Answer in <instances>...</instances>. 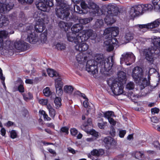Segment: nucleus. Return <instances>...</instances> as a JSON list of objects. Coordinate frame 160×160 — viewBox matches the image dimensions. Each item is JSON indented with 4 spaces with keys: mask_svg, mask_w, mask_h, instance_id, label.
<instances>
[{
    "mask_svg": "<svg viewBox=\"0 0 160 160\" xmlns=\"http://www.w3.org/2000/svg\"><path fill=\"white\" fill-rule=\"evenodd\" d=\"M113 63L112 57L105 59L103 54H97L95 60H90L87 62L86 70L93 75L98 73V67L100 68V71L102 72H108L111 68Z\"/></svg>",
    "mask_w": 160,
    "mask_h": 160,
    "instance_id": "1",
    "label": "nucleus"
},
{
    "mask_svg": "<svg viewBox=\"0 0 160 160\" xmlns=\"http://www.w3.org/2000/svg\"><path fill=\"white\" fill-rule=\"evenodd\" d=\"M159 32H160V29ZM152 42L153 46L143 49L142 52L146 60L152 63L154 58L160 55V37L154 36L152 38Z\"/></svg>",
    "mask_w": 160,
    "mask_h": 160,
    "instance_id": "2",
    "label": "nucleus"
},
{
    "mask_svg": "<svg viewBox=\"0 0 160 160\" xmlns=\"http://www.w3.org/2000/svg\"><path fill=\"white\" fill-rule=\"evenodd\" d=\"M57 7L55 9L57 16L62 19L68 20L69 19V9L68 5L64 2V0H56Z\"/></svg>",
    "mask_w": 160,
    "mask_h": 160,
    "instance_id": "3",
    "label": "nucleus"
},
{
    "mask_svg": "<svg viewBox=\"0 0 160 160\" xmlns=\"http://www.w3.org/2000/svg\"><path fill=\"white\" fill-rule=\"evenodd\" d=\"M81 32L80 33H81V38L82 42L89 38L92 40V42L94 43H97L101 40V38L97 36L96 33L94 32L92 29H88Z\"/></svg>",
    "mask_w": 160,
    "mask_h": 160,
    "instance_id": "4",
    "label": "nucleus"
},
{
    "mask_svg": "<svg viewBox=\"0 0 160 160\" xmlns=\"http://www.w3.org/2000/svg\"><path fill=\"white\" fill-rule=\"evenodd\" d=\"M107 10L108 15H107L104 20L107 25H110L115 22V19L112 16H116L118 15V10L117 7L112 5L108 6Z\"/></svg>",
    "mask_w": 160,
    "mask_h": 160,
    "instance_id": "5",
    "label": "nucleus"
},
{
    "mask_svg": "<svg viewBox=\"0 0 160 160\" xmlns=\"http://www.w3.org/2000/svg\"><path fill=\"white\" fill-rule=\"evenodd\" d=\"M107 83L108 85L110 87L112 92L115 95H118L122 93L123 84L122 83L115 80L111 82L110 80H109Z\"/></svg>",
    "mask_w": 160,
    "mask_h": 160,
    "instance_id": "6",
    "label": "nucleus"
},
{
    "mask_svg": "<svg viewBox=\"0 0 160 160\" xmlns=\"http://www.w3.org/2000/svg\"><path fill=\"white\" fill-rule=\"evenodd\" d=\"M36 5L38 9L46 12L47 6L52 7L53 5V0H40L39 2H36Z\"/></svg>",
    "mask_w": 160,
    "mask_h": 160,
    "instance_id": "7",
    "label": "nucleus"
},
{
    "mask_svg": "<svg viewBox=\"0 0 160 160\" xmlns=\"http://www.w3.org/2000/svg\"><path fill=\"white\" fill-rule=\"evenodd\" d=\"M121 58V63H122L124 61L128 65H131L134 62L135 60V57L134 54L131 52L124 53L122 55Z\"/></svg>",
    "mask_w": 160,
    "mask_h": 160,
    "instance_id": "8",
    "label": "nucleus"
},
{
    "mask_svg": "<svg viewBox=\"0 0 160 160\" xmlns=\"http://www.w3.org/2000/svg\"><path fill=\"white\" fill-rule=\"evenodd\" d=\"M132 77L134 81L138 82L142 80L143 76V72L142 68L139 67H135L133 69Z\"/></svg>",
    "mask_w": 160,
    "mask_h": 160,
    "instance_id": "9",
    "label": "nucleus"
},
{
    "mask_svg": "<svg viewBox=\"0 0 160 160\" xmlns=\"http://www.w3.org/2000/svg\"><path fill=\"white\" fill-rule=\"evenodd\" d=\"M32 26H27V41L29 42L34 44L37 41L35 33L34 32V30L32 29Z\"/></svg>",
    "mask_w": 160,
    "mask_h": 160,
    "instance_id": "10",
    "label": "nucleus"
},
{
    "mask_svg": "<svg viewBox=\"0 0 160 160\" xmlns=\"http://www.w3.org/2000/svg\"><path fill=\"white\" fill-rule=\"evenodd\" d=\"M142 4L135 5L132 7L130 10L129 14L132 18H134L143 13Z\"/></svg>",
    "mask_w": 160,
    "mask_h": 160,
    "instance_id": "11",
    "label": "nucleus"
},
{
    "mask_svg": "<svg viewBox=\"0 0 160 160\" xmlns=\"http://www.w3.org/2000/svg\"><path fill=\"white\" fill-rule=\"evenodd\" d=\"M24 84L22 80L20 78H18L17 80L14 82L13 91H18L21 93L24 92L25 91Z\"/></svg>",
    "mask_w": 160,
    "mask_h": 160,
    "instance_id": "12",
    "label": "nucleus"
},
{
    "mask_svg": "<svg viewBox=\"0 0 160 160\" xmlns=\"http://www.w3.org/2000/svg\"><path fill=\"white\" fill-rule=\"evenodd\" d=\"M81 37V33H80L78 35H76L73 32L68 33L67 34V37L68 41L74 42L76 44L82 42Z\"/></svg>",
    "mask_w": 160,
    "mask_h": 160,
    "instance_id": "13",
    "label": "nucleus"
},
{
    "mask_svg": "<svg viewBox=\"0 0 160 160\" xmlns=\"http://www.w3.org/2000/svg\"><path fill=\"white\" fill-rule=\"evenodd\" d=\"M109 39L106 40L104 42L105 46L107 47V50L110 52L113 50L114 49L113 45H117L118 43V41L117 39L114 38L107 37Z\"/></svg>",
    "mask_w": 160,
    "mask_h": 160,
    "instance_id": "14",
    "label": "nucleus"
},
{
    "mask_svg": "<svg viewBox=\"0 0 160 160\" xmlns=\"http://www.w3.org/2000/svg\"><path fill=\"white\" fill-rule=\"evenodd\" d=\"M48 20H43L42 21L38 20L37 21L35 25V29L36 32H38L40 33L42 32L45 29V24L48 23Z\"/></svg>",
    "mask_w": 160,
    "mask_h": 160,
    "instance_id": "15",
    "label": "nucleus"
},
{
    "mask_svg": "<svg viewBox=\"0 0 160 160\" xmlns=\"http://www.w3.org/2000/svg\"><path fill=\"white\" fill-rule=\"evenodd\" d=\"M62 80L61 78H58L55 80L56 92L58 96L62 95L63 93L62 88L63 83Z\"/></svg>",
    "mask_w": 160,
    "mask_h": 160,
    "instance_id": "16",
    "label": "nucleus"
},
{
    "mask_svg": "<svg viewBox=\"0 0 160 160\" xmlns=\"http://www.w3.org/2000/svg\"><path fill=\"white\" fill-rule=\"evenodd\" d=\"M14 4L12 2H6L5 3H0V12L2 13L6 11H9L12 9Z\"/></svg>",
    "mask_w": 160,
    "mask_h": 160,
    "instance_id": "17",
    "label": "nucleus"
},
{
    "mask_svg": "<svg viewBox=\"0 0 160 160\" xmlns=\"http://www.w3.org/2000/svg\"><path fill=\"white\" fill-rule=\"evenodd\" d=\"M28 44L23 41H18L14 43L15 48L21 51H23L27 50Z\"/></svg>",
    "mask_w": 160,
    "mask_h": 160,
    "instance_id": "18",
    "label": "nucleus"
},
{
    "mask_svg": "<svg viewBox=\"0 0 160 160\" xmlns=\"http://www.w3.org/2000/svg\"><path fill=\"white\" fill-rule=\"evenodd\" d=\"M88 8L89 9L88 11L93 15L98 13L99 10V8L93 2H90L89 3Z\"/></svg>",
    "mask_w": 160,
    "mask_h": 160,
    "instance_id": "19",
    "label": "nucleus"
},
{
    "mask_svg": "<svg viewBox=\"0 0 160 160\" xmlns=\"http://www.w3.org/2000/svg\"><path fill=\"white\" fill-rule=\"evenodd\" d=\"M33 17L34 18L36 19V21H38V20L42 21L44 19L48 20V18L46 14H44L43 13L39 12H36Z\"/></svg>",
    "mask_w": 160,
    "mask_h": 160,
    "instance_id": "20",
    "label": "nucleus"
},
{
    "mask_svg": "<svg viewBox=\"0 0 160 160\" xmlns=\"http://www.w3.org/2000/svg\"><path fill=\"white\" fill-rule=\"evenodd\" d=\"M134 37V35L132 32H126L124 37L123 38L124 40L123 42L122 40L121 42L122 44H126L132 40L133 39Z\"/></svg>",
    "mask_w": 160,
    "mask_h": 160,
    "instance_id": "21",
    "label": "nucleus"
},
{
    "mask_svg": "<svg viewBox=\"0 0 160 160\" xmlns=\"http://www.w3.org/2000/svg\"><path fill=\"white\" fill-rule=\"evenodd\" d=\"M160 24V19H158L150 23L147 24L146 25H143L146 27H148L149 29H151L158 27Z\"/></svg>",
    "mask_w": 160,
    "mask_h": 160,
    "instance_id": "22",
    "label": "nucleus"
},
{
    "mask_svg": "<svg viewBox=\"0 0 160 160\" xmlns=\"http://www.w3.org/2000/svg\"><path fill=\"white\" fill-rule=\"evenodd\" d=\"M88 45L86 43H82L79 44H77L75 47V49L79 51H84L87 50L88 48Z\"/></svg>",
    "mask_w": 160,
    "mask_h": 160,
    "instance_id": "23",
    "label": "nucleus"
},
{
    "mask_svg": "<svg viewBox=\"0 0 160 160\" xmlns=\"http://www.w3.org/2000/svg\"><path fill=\"white\" fill-rule=\"evenodd\" d=\"M0 12V28L3 26H6L8 25L9 22V20L6 16H3Z\"/></svg>",
    "mask_w": 160,
    "mask_h": 160,
    "instance_id": "24",
    "label": "nucleus"
},
{
    "mask_svg": "<svg viewBox=\"0 0 160 160\" xmlns=\"http://www.w3.org/2000/svg\"><path fill=\"white\" fill-rule=\"evenodd\" d=\"M103 20L101 19H97L92 26V28L94 29L101 28L103 26Z\"/></svg>",
    "mask_w": 160,
    "mask_h": 160,
    "instance_id": "25",
    "label": "nucleus"
},
{
    "mask_svg": "<svg viewBox=\"0 0 160 160\" xmlns=\"http://www.w3.org/2000/svg\"><path fill=\"white\" fill-rule=\"evenodd\" d=\"M83 29L82 25L80 24H76L73 25L71 28L72 32L75 33L79 32Z\"/></svg>",
    "mask_w": 160,
    "mask_h": 160,
    "instance_id": "26",
    "label": "nucleus"
},
{
    "mask_svg": "<svg viewBox=\"0 0 160 160\" xmlns=\"http://www.w3.org/2000/svg\"><path fill=\"white\" fill-rule=\"evenodd\" d=\"M136 82L138 83L141 89H143L149 84V82L146 79V78H142V80Z\"/></svg>",
    "mask_w": 160,
    "mask_h": 160,
    "instance_id": "27",
    "label": "nucleus"
},
{
    "mask_svg": "<svg viewBox=\"0 0 160 160\" xmlns=\"http://www.w3.org/2000/svg\"><path fill=\"white\" fill-rule=\"evenodd\" d=\"M118 81L123 84L125 83L126 80V73L123 71L120 72L118 74Z\"/></svg>",
    "mask_w": 160,
    "mask_h": 160,
    "instance_id": "28",
    "label": "nucleus"
},
{
    "mask_svg": "<svg viewBox=\"0 0 160 160\" xmlns=\"http://www.w3.org/2000/svg\"><path fill=\"white\" fill-rule=\"evenodd\" d=\"M104 153V151L102 149H93L91 152V154L95 156L99 157L102 155Z\"/></svg>",
    "mask_w": 160,
    "mask_h": 160,
    "instance_id": "29",
    "label": "nucleus"
},
{
    "mask_svg": "<svg viewBox=\"0 0 160 160\" xmlns=\"http://www.w3.org/2000/svg\"><path fill=\"white\" fill-rule=\"evenodd\" d=\"M47 72L48 75L51 77H58V78H61L60 76L56 71L52 69H47Z\"/></svg>",
    "mask_w": 160,
    "mask_h": 160,
    "instance_id": "30",
    "label": "nucleus"
},
{
    "mask_svg": "<svg viewBox=\"0 0 160 160\" xmlns=\"http://www.w3.org/2000/svg\"><path fill=\"white\" fill-rule=\"evenodd\" d=\"M77 60L79 63L82 64L86 60V58L83 56V54L82 52H79L76 57Z\"/></svg>",
    "mask_w": 160,
    "mask_h": 160,
    "instance_id": "31",
    "label": "nucleus"
},
{
    "mask_svg": "<svg viewBox=\"0 0 160 160\" xmlns=\"http://www.w3.org/2000/svg\"><path fill=\"white\" fill-rule=\"evenodd\" d=\"M47 108L49 111V114L50 116L53 119H54L56 114L55 110L49 104L47 105Z\"/></svg>",
    "mask_w": 160,
    "mask_h": 160,
    "instance_id": "32",
    "label": "nucleus"
},
{
    "mask_svg": "<svg viewBox=\"0 0 160 160\" xmlns=\"http://www.w3.org/2000/svg\"><path fill=\"white\" fill-rule=\"evenodd\" d=\"M3 40L0 38V50H2L4 48L5 49H8L9 47L10 42L9 41H6L4 44Z\"/></svg>",
    "mask_w": 160,
    "mask_h": 160,
    "instance_id": "33",
    "label": "nucleus"
},
{
    "mask_svg": "<svg viewBox=\"0 0 160 160\" xmlns=\"http://www.w3.org/2000/svg\"><path fill=\"white\" fill-rule=\"evenodd\" d=\"M59 26L62 29H63L66 31L70 27V25L63 21H60L58 23Z\"/></svg>",
    "mask_w": 160,
    "mask_h": 160,
    "instance_id": "34",
    "label": "nucleus"
},
{
    "mask_svg": "<svg viewBox=\"0 0 160 160\" xmlns=\"http://www.w3.org/2000/svg\"><path fill=\"white\" fill-rule=\"evenodd\" d=\"M63 89L64 92L70 95L73 90V88L71 86L66 85L64 87Z\"/></svg>",
    "mask_w": 160,
    "mask_h": 160,
    "instance_id": "35",
    "label": "nucleus"
},
{
    "mask_svg": "<svg viewBox=\"0 0 160 160\" xmlns=\"http://www.w3.org/2000/svg\"><path fill=\"white\" fill-rule=\"evenodd\" d=\"M143 12L148 11H151L153 8V7L151 4H142Z\"/></svg>",
    "mask_w": 160,
    "mask_h": 160,
    "instance_id": "36",
    "label": "nucleus"
},
{
    "mask_svg": "<svg viewBox=\"0 0 160 160\" xmlns=\"http://www.w3.org/2000/svg\"><path fill=\"white\" fill-rule=\"evenodd\" d=\"M119 28L118 27H112L111 33V38L112 36L115 37L117 36L119 33Z\"/></svg>",
    "mask_w": 160,
    "mask_h": 160,
    "instance_id": "37",
    "label": "nucleus"
},
{
    "mask_svg": "<svg viewBox=\"0 0 160 160\" xmlns=\"http://www.w3.org/2000/svg\"><path fill=\"white\" fill-rule=\"evenodd\" d=\"M93 19L92 17L81 19L79 20L80 22L82 24H86L91 22Z\"/></svg>",
    "mask_w": 160,
    "mask_h": 160,
    "instance_id": "38",
    "label": "nucleus"
},
{
    "mask_svg": "<svg viewBox=\"0 0 160 160\" xmlns=\"http://www.w3.org/2000/svg\"><path fill=\"white\" fill-rule=\"evenodd\" d=\"M61 99L60 97H56L54 101V103L57 109L59 108L62 105Z\"/></svg>",
    "mask_w": 160,
    "mask_h": 160,
    "instance_id": "39",
    "label": "nucleus"
},
{
    "mask_svg": "<svg viewBox=\"0 0 160 160\" xmlns=\"http://www.w3.org/2000/svg\"><path fill=\"white\" fill-rule=\"evenodd\" d=\"M152 3L155 9L160 10V0H153Z\"/></svg>",
    "mask_w": 160,
    "mask_h": 160,
    "instance_id": "40",
    "label": "nucleus"
},
{
    "mask_svg": "<svg viewBox=\"0 0 160 160\" xmlns=\"http://www.w3.org/2000/svg\"><path fill=\"white\" fill-rule=\"evenodd\" d=\"M113 140V139L111 137H108L104 138L103 142L107 145H109L112 144Z\"/></svg>",
    "mask_w": 160,
    "mask_h": 160,
    "instance_id": "41",
    "label": "nucleus"
},
{
    "mask_svg": "<svg viewBox=\"0 0 160 160\" xmlns=\"http://www.w3.org/2000/svg\"><path fill=\"white\" fill-rule=\"evenodd\" d=\"M147 24H140L138 25V30L142 32V33L146 31V30L147 29H149L148 28V27H146L144 26L143 25H146Z\"/></svg>",
    "mask_w": 160,
    "mask_h": 160,
    "instance_id": "42",
    "label": "nucleus"
},
{
    "mask_svg": "<svg viewBox=\"0 0 160 160\" xmlns=\"http://www.w3.org/2000/svg\"><path fill=\"white\" fill-rule=\"evenodd\" d=\"M39 113L43 115L44 120L50 121L51 120V118L48 116L44 111H40Z\"/></svg>",
    "mask_w": 160,
    "mask_h": 160,
    "instance_id": "43",
    "label": "nucleus"
},
{
    "mask_svg": "<svg viewBox=\"0 0 160 160\" xmlns=\"http://www.w3.org/2000/svg\"><path fill=\"white\" fill-rule=\"evenodd\" d=\"M43 92L44 95L46 97H48L52 94L48 87H46L44 88L43 90Z\"/></svg>",
    "mask_w": 160,
    "mask_h": 160,
    "instance_id": "44",
    "label": "nucleus"
},
{
    "mask_svg": "<svg viewBox=\"0 0 160 160\" xmlns=\"http://www.w3.org/2000/svg\"><path fill=\"white\" fill-rule=\"evenodd\" d=\"M134 83L132 82H130L127 84L126 88L129 90H132L134 88Z\"/></svg>",
    "mask_w": 160,
    "mask_h": 160,
    "instance_id": "45",
    "label": "nucleus"
},
{
    "mask_svg": "<svg viewBox=\"0 0 160 160\" xmlns=\"http://www.w3.org/2000/svg\"><path fill=\"white\" fill-rule=\"evenodd\" d=\"M8 34V32L5 31H0V38L3 40L7 37Z\"/></svg>",
    "mask_w": 160,
    "mask_h": 160,
    "instance_id": "46",
    "label": "nucleus"
},
{
    "mask_svg": "<svg viewBox=\"0 0 160 160\" xmlns=\"http://www.w3.org/2000/svg\"><path fill=\"white\" fill-rule=\"evenodd\" d=\"M112 27L107 28L104 31L103 35H108L109 37H111V33Z\"/></svg>",
    "mask_w": 160,
    "mask_h": 160,
    "instance_id": "47",
    "label": "nucleus"
},
{
    "mask_svg": "<svg viewBox=\"0 0 160 160\" xmlns=\"http://www.w3.org/2000/svg\"><path fill=\"white\" fill-rule=\"evenodd\" d=\"M74 11L78 13L81 14L83 13V10L78 5H74Z\"/></svg>",
    "mask_w": 160,
    "mask_h": 160,
    "instance_id": "48",
    "label": "nucleus"
},
{
    "mask_svg": "<svg viewBox=\"0 0 160 160\" xmlns=\"http://www.w3.org/2000/svg\"><path fill=\"white\" fill-rule=\"evenodd\" d=\"M56 47L58 50H62L64 49L66 47L65 45L62 43H58L56 45Z\"/></svg>",
    "mask_w": 160,
    "mask_h": 160,
    "instance_id": "49",
    "label": "nucleus"
},
{
    "mask_svg": "<svg viewBox=\"0 0 160 160\" xmlns=\"http://www.w3.org/2000/svg\"><path fill=\"white\" fill-rule=\"evenodd\" d=\"M113 114V112L111 111H108L104 113V117L108 119L111 118V117Z\"/></svg>",
    "mask_w": 160,
    "mask_h": 160,
    "instance_id": "50",
    "label": "nucleus"
},
{
    "mask_svg": "<svg viewBox=\"0 0 160 160\" xmlns=\"http://www.w3.org/2000/svg\"><path fill=\"white\" fill-rule=\"evenodd\" d=\"M69 128L67 127H63L61 128L60 132L65 133V134H68V133Z\"/></svg>",
    "mask_w": 160,
    "mask_h": 160,
    "instance_id": "51",
    "label": "nucleus"
},
{
    "mask_svg": "<svg viewBox=\"0 0 160 160\" xmlns=\"http://www.w3.org/2000/svg\"><path fill=\"white\" fill-rule=\"evenodd\" d=\"M23 97L24 99L26 100L28 99H31L32 97V96L30 92H29L27 94H23Z\"/></svg>",
    "mask_w": 160,
    "mask_h": 160,
    "instance_id": "52",
    "label": "nucleus"
},
{
    "mask_svg": "<svg viewBox=\"0 0 160 160\" xmlns=\"http://www.w3.org/2000/svg\"><path fill=\"white\" fill-rule=\"evenodd\" d=\"M47 34L42 33L41 35V40L42 42H44L47 39Z\"/></svg>",
    "mask_w": 160,
    "mask_h": 160,
    "instance_id": "53",
    "label": "nucleus"
},
{
    "mask_svg": "<svg viewBox=\"0 0 160 160\" xmlns=\"http://www.w3.org/2000/svg\"><path fill=\"white\" fill-rule=\"evenodd\" d=\"M39 102L40 104H42L43 105H48V101L47 99H40L39 101Z\"/></svg>",
    "mask_w": 160,
    "mask_h": 160,
    "instance_id": "54",
    "label": "nucleus"
},
{
    "mask_svg": "<svg viewBox=\"0 0 160 160\" xmlns=\"http://www.w3.org/2000/svg\"><path fill=\"white\" fill-rule=\"evenodd\" d=\"M143 154L141 153L140 152H136L135 153V156L136 158L138 159H140L142 158Z\"/></svg>",
    "mask_w": 160,
    "mask_h": 160,
    "instance_id": "55",
    "label": "nucleus"
},
{
    "mask_svg": "<svg viewBox=\"0 0 160 160\" xmlns=\"http://www.w3.org/2000/svg\"><path fill=\"white\" fill-rule=\"evenodd\" d=\"M21 3H26L28 4H31L32 3L33 0H18Z\"/></svg>",
    "mask_w": 160,
    "mask_h": 160,
    "instance_id": "56",
    "label": "nucleus"
},
{
    "mask_svg": "<svg viewBox=\"0 0 160 160\" xmlns=\"http://www.w3.org/2000/svg\"><path fill=\"white\" fill-rule=\"evenodd\" d=\"M0 78L2 81V83L3 86L6 87L5 86V83H4V81L5 79V77L3 76V74L2 73V69L0 68Z\"/></svg>",
    "mask_w": 160,
    "mask_h": 160,
    "instance_id": "57",
    "label": "nucleus"
},
{
    "mask_svg": "<svg viewBox=\"0 0 160 160\" xmlns=\"http://www.w3.org/2000/svg\"><path fill=\"white\" fill-rule=\"evenodd\" d=\"M88 99L86 98L85 101L83 102V104L84 107L87 109H90L91 107L88 105Z\"/></svg>",
    "mask_w": 160,
    "mask_h": 160,
    "instance_id": "58",
    "label": "nucleus"
},
{
    "mask_svg": "<svg viewBox=\"0 0 160 160\" xmlns=\"http://www.w3.org/2000/svg\"><path fill=\"white\" fill-rule=\"evenodd\" d=\"M80 2H81V6L82 8L84 9L88 8L87 4L86 3L85 0H82Z\"/></svg>",
    "mask_w": 160,
    "mask_h": 160,
    "instance_id": "59",
    "label": "nucleus"
},
{
    "mask_svg": "<svg viewBox=\"0 0 160 160\" xmlns=\"http://www.w3.org/2000/svg\"><path fill=\"white\" fill-rule=\"evenodd\" d=\"M10 136L11 137L13 138L14 139L16 138L17 136V133L16 132V131L14 130H12L10 132Z\"/></svg>",
    "mask_w": 160,
    "mask_h": 160,
    "instance_id": "60",
    "label": "nucleus"
},
{
    "mask_svg": "<svg viewBox=\"0 0 160 160\" xmlns=\"http://www.w3.org/2000/svg\"><path fill=\"white\" fill-rule=\"evenodd\" d=\"M110 134L112 137L114 136L115 134V130L113 127L111 126L110 127Z\"/></svg>",
    "mask_w": 160,
    "mask_h": 160,
    "instance_id": "61",
    "label": "nucleus"
},
{
    "mask_svg": "<svg viewBox=\"0 0 160 160\" xmlns=\"http://www.w3.org/2000/svg\"><path fill=\"white\" fill-rule=\"evenodd\" d=\"M156 70L153 68H151L149 69V70L148 71V79H149L150 78V75L152 74L153 73L155 72Z\"/></svg>",
    "mask_w": 160,
    "mask_h": 160,
    "instance_id": "62",
    "label": "nucleus"
},
{
    "mask_svg": "<svg viewBox=\"0 0 160 160\" xmlns=\"http://www.w3.org/2000/svg\"><path fill=\"white\" fill-rule=\"evenodd\" d=\"M70 131L71 134L73 136H75L78 133L77 130L74 128L71 129Z\"/></svg>",
    "mask_w": 160,
    "mask_h": 160,
    "instance_id": "63",
    "label": "nucleus"
},
{
    "mask_svg": "<svg viewBox=\"0 0 160 160\" xmlns=\"http://www.w3.org/2000/svg\"><path fill=\"white\" fill-rule=\"evenodd\" d=\"M126 133V131L125 130H120L119 132V136L120 138H122L124 136Z\"/></svg>",
    "mask_w": 160,
    "mask_h": 160,
    "instance_id": "64",
    "label": "nucleus"
}]
</instances>
